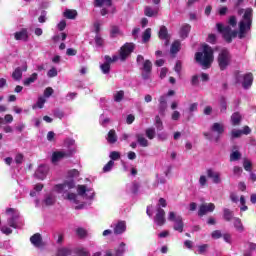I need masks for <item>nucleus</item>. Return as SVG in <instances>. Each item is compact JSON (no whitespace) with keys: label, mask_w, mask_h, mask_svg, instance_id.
Returning a JSON list of instances; mask_svg holds the SVG:
<instances>
[{"label":"nucleus","mask_w":256,"mask_h":256,"mask_svg":"<svg viewBox=\"0 0 256 256\" xmlns=\"http://www.w3.org/2000/svg\"><path fill=\"white\" fill-rule=\"evenodd\" d=\"M216 27L218 33H221L226 43H233V39H235L237 35L239 39H245V34L250 30L247 28V22L245 21L239 22V32H237V30H232L231 26H224L221 23H217Z\"/></svg>","instance_id":"obj_1"},{"label":"nucleus","mask_w":256,"mask_h":256,"mask_svg":"<svg viewBox=\"0 0 256 256\" xmlns=\"http://www.w3.org/2000/svg\"><path fill=\"white\" fill-rule=\"evenodd\" d=\"M213 48L207 44L203 46L202 52H196L195 53V61L196 63H199L202 67H205V69H209L211 67V63H213V59L215 57L213 56Z\"/></svg>","instance_id":"obj_2"},{"label":"nucleus","mask_w":256,"mask_h":256,"mask_svg":"<svg viewBox=\"0 0 256 256\" xmlns=\"http://www.w3.org/2000/svg\"><path fill=\"white\" fill-rule=\"evenodd\" d=\"M136 63L137 65H141L143 63L141 68V70L143 71L141 74L142 79H144V81L149 80L153 71V63L151 62V60H145V57L139 54L136 58Z\"/></svg>","instance_id":"obj_3"},{"label":"nucleus","mask_w":256,"mask_h":256,"mask_svg":"<svg viewBox=\"0 0 256 256\" xmlns=\"http://www.w3.org/2000/svg\"><path fill=\"white\" fill-rule=\"evenodd\" d=\"M231 52L227 48H224L220 51L217 57L218 67L220 71H225L229 65H231Z\"/></svg>","instance_id":"obj_4"},{"label":"nucleus","mask_w":256,"mask_h":256,"mask_svg":"<svg viewBox=\"0 0 256 256\" xmlns=\"http://www.w3.org/2000/svg\"><path fill=\"white\" fill-rule=\"evenodd\" d=\"M235 79L237 84L241 83L243 89H251V86L253 85V73L251 72L246 74L237 72Z\"/></svg>","instance_id":"obj_5"},{"label":"nucleus","mask_w":256,"mask_h":256,"mask_svg":"<svg viewBox=\"0 0 256 256\" xmlns=\"http://www.w3.org/2000/svg\"><path fill=\"white\" fill-rule=\"evenodd\" d=\"M168 221H173L174 231H178V233H183L185 223L183 222V217L182 216H177L175 214V212H169Z\"/></svg>","instance_id":"obj_6"},{"label":"nucleus","mask_w":256,"mask_h":256,"mask_svg":"<svg viewBox=\"0 0 256 256\" xmlns=\"http://www.w3.org/2000/svg\"><path fill=\"white\" fill-rule=\"evenodd\" d=\"M135 51V43L126 42L119 51L120 61H127V57Z\"/></svg>","instance_id":"obj_7"},{"label":"nucleus","mask_w":256,"mask_h":256,"mask_svg":"<svg viewBox=\"0 0 256 256\" xmlns=\"http://www.w3.org/2000/svg\"><path fill=\"white\" fill-rule=\"evenodd\" d=\"M73 153H75V150L55 151L52 153L51 161L52 163H58V161H61V159L73 157Z\"/></svg>","instance_id":"obj_8"},{"label":"nucleus","mask_w":256,"mask_h":256,"mask_svg":"<svg viewBox=\"0 0 256 256\" xmlns=\"http://www.w3.org/2000/svg\"><path fill=\"white\" fill-rule=\"evenodd\" d=\"M6 213L7 215H11L8 219L9 227H12L13 229H17V221L19 220V214L17 210H15L14 208H7Z\"/></svg>","instance_id":"obj_9"},{"label":"nucleus","mask_w":256,"mask_h":256,"mask_svg":"<svg viewBox=\"0 0 256 256\" xmlns=\"http://www.w3.org/2000/svg\"><path fill=\"white\" fill-rule=\"evenodd\" d=\"M215 211L214 203H204L199 206L198 217H204L207 213H213Z\"/></svg>","instance_id":"obj_10"},{"label":"nucleus","mask_w":256,"mask_h":256,"mask_svg":"<svg viewBox=\"0 0 256 256\" xmlns=\"http://www.w3.org/2000/svg\"><path fill=\"white\" fill-rule=\"evenodd\" d=\"M211 131L213 133H217V136L214 138V141L215 143H219L221 135L225 133V126L219 122H215L211 127Z\"/></svg>","instance_id":"obj_11"},{"label":"nucleus","mask_w":256,"mask_h":256,"mask_svg":"<svg viewBox=\"0 0 256 256\" xmlns=\"http://www.w3.org/2000/svg\"><path fill=\"white\" fill-rule=\"evenodd\" d=\"M165 210L161 207H158L156 210V215L154 217V222L158 227H163V224L165 223Z\"/></svg>","instance_id":"obj_12"},{"label":"nucleus","mask_w":256,"mask_h":256,"mask_svg":"<svg viewBox=\"0 0 256 256\" xmlns=\"http://www.w3.org/2000/svg\"><path fill=\"white\" fill-rule=\"evenodd\" d=\"M23 71H27V62H25L22 67H17L12 73V79L14 81H21L23 79Z\"/></svg>","instance_id":"obj_13"},{"label":"nucleus","mask_w":256,"mask_h":256,"mask_svg":"<svg viewBox=\"0 0 256 256\" xmlns=\"http://www.w3.org/2000/svg\"><path fill=\"white\" fill-rule=\"evenodd\" d=\"M47 173H49V167H47L46 165H40L35 172V177L36 179H40V181H43L45 177H47Z\"/></svg>","instance_id":"obj_14"},{"label":"nucleus","mask_w":256,"mask_h":256,"mask_svg":"<svg viewBox=\"0 0 256 256\" xmlns=\"http://www.w3.org/2000/svg\"><path fill=\"white\" fill-rule=\"evenodd\" d=\"M158 104V113L161 117H165V111H167V97L165 95L160 96Z\"/></svg>","instance_id":"obj_15"},{"label":"nucleus","mask_w":256,"mask_h":256,"mask_svg":"<svg viewBox=\"0 0 256 256\" xmlns=\"http://www.w3.org/2000/svg\"><path fill=\"white\" fill-rule=\"evenodd\" d=\"M242 21L247 23V29H251V25H253V8H247L244 12Z\"/></svg>","instance_id":"obj_16"},{"label":"nucleus","mask_w":256,"mask_h":256,"mask_svg":"<svg viewBox=\"0 0 256 256\" xmlns=\"http://www.w3.org/2000/svg\"><path fill=\"white\" fill-rule=\"evenodd\" d=\"M207 177L212 179L213 183L219 185L221 183V174L219 172L213 171V169L209 168L206 170Z\"/></svg>","instance_id":"obj_17"},{"label":"nucleus","mask_w":256,"mask_h":256,"mask_svg":"<svg viewBox=\"0 0 256 256\" xmlns=\"http://www.w3.org/2000/svg\"><path fill=\"white\" fill-rule=\"evenodd\" d=\"M30 243H32L34 247H43V237L39 233H36L30 237Z\"/></svg>","instance_id":"obj_18"},{"label":"nucleus","mask_w":256,"mask_h":256,"mask_svg":"<svg viewBox=\"0 0 256 256\" xmlns=\"http://www.w3.org/2000/svg\"><path fill=\"white\" fill-rule=\"evenodd\" d=\"M159 39H162L165 41V45H169V31L167 30L166 26H161L159 33H158Z\"/></svg>","instance_id":"obj_19"},{"label":"nucleus","mask_w":256,"mask_h":256,"mask_svg":"<svg viewBox=\"0 0 256 256\" xmlns=\"http://www.w3.org/2000/svg\"><path fill=\"white\" fill-rule=\"evenodd\" d=\"M127 230V225L125 221H119L114 227V234L115 235H122Z\"/></svg>","instance_id":"obj_20"},{"label":"nucleus","mask_w":256,"mask_h":256,"mask_svg":"<svg viewBox=\"0 0 256 256\" xmlns=\"http://www.w3.org/2000/svg\"><path fill=\"white\" fill-rule=\"evenodd\" d=\"M189 33H191V25L184 24L180 29V37L181 39H187L189 37Z\"/></svg>","instance_id":"obj_21"},{"label":"nucleus","mask_w":256,"mask_h":256,"mask_svg":"<svg viewBox=\"0 0 256 256\" xmlns=\"http://www.w3.org/2000/svg\"><path fill=\"white\" fill-rule=\"evenodd\" d=\"M16 41H27L29 39V35L27 34V29H22L19 32L14 34Z\"/></svg>","instance_id":"obj_22"},{"label":"nucleus","mask_w":256,"mask_h":256,"mask_svg":"<svg viewBox=\"0 0 256 256\" xmlns=\"http://www.w3.org/2000/svg\"><path fill=\"white\" fill-rule=\"evenodd\" d=\"M137 139V143L140 145V147H149V140L145 138V136L141 133H138L135 135Z\"/></svg>","instance_id":"obj_23"},{"label":"nucleus","mask_w":256,"mask_h":256,"mask_svg":"<svg viewBox=\"0 0 256 256\" xmlns=\"http://www.w3.org/2000/svg\"><path fill=\"white\" fill-rule=\"evenodd\" d=\"M233 221H234L233 224L236 231H238L239 233H243V231H245V226H243V222L241 221V218L234 217Z\"/></svg>","instance_id":"obj_24"},{"label":"nucleus","mask_w":256,"mask_h":256,"mask_svg":"<svg viewBox=\"0 0 256 256\" xmlns=\"http://www.w3.org/2000/svg\"><path fill=\"white\" fill-rule=\"evenodd\" d=\"M57 256H71L73 255V250L71 248L62 247L57 250Z\"/></svg>","instance_id":"obj_25"},{"label":"nucleus","mask_w":256,"mask_h":256,"mask_svg":"<svg viewBox=\"0 0 256 256\" xmlns=\"http://www.w3.org/2000/svg\"><path fill=\"white\" fill-rule=\"evenodd\" d=\"M233 211L229 208H224L223 209V219L224 221H233L235 218L233 217Z\"/></svg>","instance_id":"obj_26"},{"label":"nucleus","mask_w":256,"mask_h":256,"mask_svg":"<svg viewBox=\"0 0 256 256\" xmlns=\"http://www.w3.org/2000/svg\"><path fill=\"white\" fill-rule=\"evenodd\" d=\"M242 116L239 112H234L231 116L232 125L236 127L237 125H241Z\"/></svg>","instance_id":"obj_27"},{"label":"nucleus","mask_w":256,"mask_h":256,"mask_svg":"<svg viewBox=\"0 0 256 256\" xmlns=\"http://www.w3.org/2000/svg\"><path fill=\"white\" fill-rule=\"evenodd\" d=\"M94 7H111L113 5V0H95L94 1Z\"/></svg>","instance_id":"obj_28"},{"label":"nucleus","mask_w":256,"mask_h":256,"mask_svg":"<svg viewBox=\"0 0 256 256\" xmlns=\"http://www.w3.org/2000/svg\"><path fill=\"white\" fill-rule=\"evenodd\" d=\"M159 13V9L153 10L151 6H145L144 8V15L146 17H154V15H157Z\"/></svg>","instance_id":"obj_29"},{"label":"nucleus","mask_w":256,"mask_h":256,"mask_svg":"<svg viewBox=\"0 0 256 256\" xmlns=\"http://www.w3.org/2000/svg\"><path fill=\"white\" fill-rule=\"evenodd\" d=\"M107 141L111 145L117 143V133L115 132V130L112 129L108 132Z\"/></svg>","instance_id":"obj_30"},{"label":"nucleus","mask_w":256,"mask_h":256,"mask_svg":"<svg viewBox=\"0 0 256 256\" xmlns=\"http://www.w3.org/2000/svg\"><path fill=\"white\" fill-rule=\"evenodd\" d=\"M58 189H74L75 181L69 180L64 182L63 184L57 185Z\"/></svg>","instance_id":"obj_31"},{"label":"nucleus","mask_w":256,"mask_h":256,"mask_svg":"<svg viewBox=\"0 0 256 256\" xmlns=\"http://www.w3.org/2000/svg\"><path fill=\"white\" fill-rule=\"evenodd\" d=\"M37 77H38V74L34 72L30 77L24 80L23 85H25V87H29L31 83H35Z\"/></svg>","instance_id":"obj_32"},{"label":"nucleus","mask_w":256,"mask_h":256,"mask_svg":"<svg viewBox=\"0 0 256 256\" xmlns=\"http://www.w3.org/2000/svg\"><path fill=\"white\" fill-rule=\"evenodd\" d=\"M117 35H123V33L121 32V30L119 29V26H112L111 27V31H110V37L112 39H115V37H117Z\"/></svg>","instance_id":"obj_33"},{"label":"nucleus","mask_w":256,"mask_h":256,"mask_svg":"<svg viewBox=\"0 0 256 256\" xmlns=\"http://www.w3.org/2000/svg\"><path fill=\"white\" fill-rule=\"evenodd\" d=\"M243 167L245 171H248V173H251V171H253V162H251V160L247 158H244Z\"/></svg>","instance_id":"obj_34"},{"label":"nucleus","mask_w":256,"mask_h":256,"mask_svg":"<svg viewBox=\"0 0 256 256\" xmlns=\"http://www.w3.org/2000/svg\"><path fill=\"white\" fill-rule=\"evenodd\" d=\"M64 17H66V19H75L77 17V10L67 9L64 12Z\"/></svg>","instance_id":"obj_35"},{"label":"nucleus","mask_w":256,"mask_h":256,"mask_svg":"<svg viewBox=\"0 0 256 256\" xmlns=\"http://www.w3.org/2000/svg\"><path fill=\"white\" fill-rule=\"evenodd\" d=\"M151 40V28H147L142 35V41L143 43H149Z\"/></svg>","instance_id":"obj_36"},{"label":"nucleus","mask_w":256,"mask_h":256,"mask_svg":"<svg viewBox=\"0 0 256 256\" xmlns=\"http://www.w3.org/2000/svg\"><path fill=\"white\" fill-rule=\"evenodd\" d=\"M75 255L77 256H91L89 251H87L85 248H76L74 250Z\"/></svg>","instance_id":"obj_37"},{"label":"nucleus","mask_w":256,"mask_h":256,"mask_svg":"<svg viewBox=\"0 0 256 256\" xmlns=\"http://www.w3.org/2000/svg\"><path fill=\"white\" fill-rule=\"evenodd\" d=\"M145 134L148 139H150V140L155 139V135H156L155 128H153V127L147 128L145 130Z\"/></svg>","instance_id":"obj_38"},{"label":"nucleus","mask_w":256,"mask_h":256,"mask_svg":"<svg viewBox=\"0 0 256 256\" xmlns=\"http://www.w3.org/2000/svg\"><path fill=\"white\" fill-rule=\"evenodd\" d=\"M44 203L47 207H51V205H55V198L53 195L49 194L48 196H46V198L44 199Z\"/></svg>","instance_id":"obj_39"},{"label":"nucleus","mask_w":256,"mask_h":256,"mask_svg":"<svg viewBox=\"0 0 256 256\" xmlns=\"http://www.w3.org/2000/svg\"><path fill=\"white\" fill-rule=\"evenodd\" d=\"M155 127L157 131H163V121L161 120V117H159V115L155 116Z\"/></svg>","instance_id":"obj_40"},{"label":"nucleus","mask_w":256,"mask_h":256,"mask_svg":"<svg viewBox=\"0 0 256 256\" xmlns=\"http://www.w3.org/2000/svg\"><path fill=\"white\" fill-rule=\"evenodd\" d=\"M123 97H125V92L123 90H120L114 95V101L116 103H121V101H123Z\"/></svg>","instance_id":"obj_41"},{"label":"nucleus","mask_w":256,"mask_h":256,"mask_svg":"<svg viewBox=\"0 0 256 256\" xmlns=\"http://www.w3.org/2000/svg\"><path fill=\"white\" fill-rule=\"evenodd\" d=\"M100 69L104 75H109V73H111V65L109 63H103L100 66Z\"/></svg>","instance_id":"obj_42"},{"label":"nucleus","mask_w":256,"mask_h":256,"mask_svg":"<svg viewBox=\"0 0 256 256\" xmlns=\"http://www.w3.org/2000/svg\"><path fill=\"white\" fill-rule=\"evenodd\" d=\"M126 244L124 242L120 243L119 247L116 249V256H123L125 253Z\"/></svg>","instance_id":"obj_43"},{"label":"nucleus","mask_w":256,"mask_h":256,"mask_svg":"<svg viewBox=\"0 0 256 256\" xmlns=\"http://www.w3.org/2000/svg\"><path fill=\"white\" fill-rule=\"evenodd\" d=\"M239 159H241V152H239L238 150L233 151L230 154V161H239Z\"/></svg>","instance_id":"obj_44"},{"label":"nucleus","mask_w":256,"mask_h":256,"mask_svg":"<svg viewBox=\"0 0 256 256\" xmlns=\"http://www.w3.org/2000/svg\"><path fill=\"white\" fill-rule=\"evenodd\" d=\"M113 165H115V162L113 160L108 161V163L103 167L104 173H109L113 169Z\"/></svg>","instance_id":"obj_45"},{"label":"nucleus","mask_w":256,"mask_h":256,"mask_svg":"<svg viewBox=\"0 0 256 256\" xmlns=\"http://www.w3.org/2000/svg\"><path fill=\"white\" fill-rule=\"evenodd\" d=\"M76 235H78L80 239H83L87 237V230H85V228H78L76 229Z\"/></svg>","instance_id":"obj_46"},{"label":"nucleus","mask_w":256,"mask_h":256,"mask_svg":"<svg viewBox=\"0 0 256 256\" xmlns=\"http://www.w3.org/2000/svg\"><path fill=\"white\" fill-rule=\"evenodd\" d=\"M208 249H209V244H203V245L198 246L199 255H205V253H207Z\"/></svg>","instance_id":"obj_47"},{"label":"nucleus","mask_w":256,"mask_h":256,"mask_svg":"<svg viewBox=\"0 0 256 256\" xmlns=\"http://www.w3.org/2000/svg\"><path fill=\"white\" fill-rule=\"evenodd\" d=\"M110 159L111 161H119V159H121V153L117 151H112L110 153Z\"/></svg>","instance_id":"obj_48"},{"label":"nucleus","mask_w":256,"mask_h":256,"mask_svg":"<svg viewBox=\"0 0 256 256\" xmlns=\"http://www.w3.org/2000/svg\"><path fill=\"white\" fill-rule=\"evenodd\" d=\"M179 47H180L179 42H174V43L171 45L170 53H172V54L179 53Z\"/></svg>","instance_id":"obj_49"},{"label":"nucleus","mask_w":256,"mask_h":256,"mask_svg":"<svg viewBox=\"0 0 256 256\" xmlns=\"http://www.w3.org/2000/svg\"><path fill=\"white\" fill-rule=\"evenodd\" d=\"M94 39H95V43H96L97 47H103L105 40H103L101 35H96Z\"/></svg>","instance_id":"obj_50"},{"label":"nucleus","mask_w":256,"mask_h":256,"mask_svg":"<svg viewBox=\"0 0 256 256\" xmlns=\"http://www.w3.org/2000/svg\"><path fill=\"white\" fill-rule=\"evenodd\" d=\"M220 111L221 113H225V111H227V101L225 98H221L220 100Z\"/></svg>","instance_id":"obj_51"},{"label":"nucleus","mask_w":256,"mask_h":256,"mask_svg":"<svg viewBox=\"0 0 256 256\" xmlns=\"http://www.w3.org/2000/svg\"><path fill=\"white\" fill-rule=\"evenodd\" d=\"M207 42L211 43V45H215V43H217V35L209 34L207 38Z\"/></svg>","instance_id":"obj_52"},{"label":"nucleus","mask_w":256,"mask_h":256,"mask_svg":"<svg viewBox=\"0 0 256 256\" xmlns=\"http://www.w3.org/2000/svg\"><path fill=\"white\" fill-rule=\"evenodd\" d=\"M139 183L137 182H133L132 183V187H131V192L133 193V195H137L139 193Z\"/></svg>","instance_id":"obj_53"},{"label":"nucleus","mask_w":256,"mask_h":256,"mask_svg":"<svg viewBox=\"0 0 256 256\" xmlns=\"http://www.w3.org/2000/svg\"><path fill=\"white\" fill-rule=\"evenodd\" d=\"M24 155L22 153H18L16 156H15V163L17 165H21L23 163V159H24Z\"/></svg>","instance_id":"obj_54"},{"label":"nucleus","mask_w":256,"mask_h":256,"mask_svg":"<svg viewBox=\"0 0 256 256\" xmlns=\"http://www.w3.org/2000/svg\"><path fill=\"white\" fill-rule=\"evenodd\" d=\"M78 195H85L87 193V186L85 185H78Z\"/></svg>","instance_id":"obj_55"},{"label":"nucleus","mask_w":256,"mask_h":256,"mask_svg":"<svg viewBox=\"0 0 256 256\" xmlns=\"http://www.w3.org/2000/svg\"><path fill=\"white\" fill-rule=\"evenodd\" d=\"M233 173L234 175H237V177H241V174L243 173V168L239 166H234Z\"/></svg>","instance_id":"obj_56"},{"label":"nucleus","mask_w":256,"mask_h":256,"mask_svg":"<svg viewBox=\"0 0 256 256\" xmlns=\"http://www.w3.org/2000/svg\"><path fill=\"white\" fill-rule=\"evenodd\" d=\"M212 239H221L223 237V234L221 233L220 230H215L212 232Z\"/></svg>","instance_id":"obj_57"},{"label":"nucleus","mask_w":256,"mask_h":256,"mask_svg":"<svg viewBox=\"0 0 256 256\" xmlns=\"http://www.w3.org/2000/svg\"><path fill=\"white\" fill-rule=\"evenodd\" d=\"M48 77L53 78V77H57V68L52 67L48 73H47Z\"/></svg>","instance_id":"obj_58"},{"label":"nucleus","mask_w":256,"mask_h":256,"mask_svg":"<svg viewBox=\"0 0 256 256\" xmlns=\"http://www.w3.org/2000/svg\"><path fill=\"white\" fill-rule=\"evenodd\" d=\"M181 117V113L177 110H175L172 115H171V119L172 121H179V118Z\"/></svg>","instance_id":"obj_59"},{"label":"nucleus","mask_w":256,"mask_h":256,"mask_svg":"<svg viewBox=\"0 0 256 256\" xmlns=\"http://www.w3.org/2000/svg\"><path fill=\"white\" fill-rule=\"evenodd\" d=\"M241 135H242L241 130H233L231 132L232 139H237V138L241 137Z\"/></svg>","instance_id":"obj_60"},{"label":"nucleus","mask_w":256,"mask_h":256,"mask_svg":"<svg viewBox=\"0 0 256 256\" xmlns=\"http://www.w3.org/2000/svg\"><path fill=\"white\" fill-rule=\"evenodd\" d=\"M66 55H68V57H75V55H77V50L73 48H68L66 51Z\"/></svg>","instance_id":"obj_61"},{"label":"nucleus","mask_w":256,"mask_h":256,"mask_svg":"<svg viewBox=\"0 0 256 256\" xmlns=\"http://www.w3.org/2000/svg\"><path fill=\"white\" fill-rule=\"evenodd\" d=\"M1 231L4 235H11L13 233V230L7 226H2Z\"/></svg>","instance_id":"obj_62"},{"label":"nucleus","mask_w":256,"mask_h":256,"mask_svg":"<svg viewBox=\"0 0 256 256\" xmlns=\"http://www.w3.org/2000/svg\"><path fill=\"white\" fill-rule=\"evenodd\" d=\"M54 90L51 87H48L44 90V97H51L53 95Z\"/></svg>","instance_id":"obj_63"},{"label":"nucleus","mask_w":256,"mask_h":256,"mask_svg":"<svg viewBox=\"0 0 256 256\" xmlns=\"http://www.w3.org/2000/svg\"><path fill=\"white\" fill-rule=\"evenodd\" d=\"M36 105H37V107H39V109H43V107L45 105V98H43V97L38 98Z\"/></svg>","instance_id":"obj_64"}]
</instances>
